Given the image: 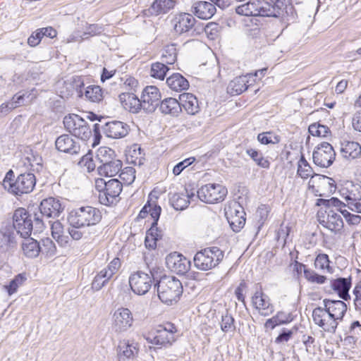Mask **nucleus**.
I'll return each instance as SVG.
<instances>
[{
    "mask_svg": "<svg viewBox=\"0 0 361 361\" xmlns=\"http://www.w3.org/2000/svg\"><path fill=\"white\" fill-rule=\"evenodd\" d=\"M312 319L315 324L324 331L334 333L338 324V320L334 319L325 309L317 307L312 312Z\"/></svg>",
    "mask_w": 361,
    "mask_h": 361,
    "instance_id": "obj_17",
    "label": "nucleus"
},
{
    "mask_svg": "<svg viewBox=\"0 0 361 361\" xmlns=\"http://www.w3.org/2000/svg\"><path fill=\"white\" fill-rule=\"evenodd\" d=\"M224 252L217 247L202 249L195 255V267L201 271H209L215 268L223 259Z\"/></svg>",
    "mask_w": 361,
    "mask_h": 361,
    "instance_id": "obj_6",
    "label": "nucleus"
},
{
    "mask_svg": "<svg viewBox=\"0 0 361 361\" xmlns=\"http://www.w3.org/2000/svg\"><path fill=\"white\" fill-rule=\"evenodd\" d=\"M169 202L176 210H183L186 209L195 194L194 192H189L187 189L184 192L169 193Z\"/></svg>",
    "mask_w": 361,
    "mask_h": 361,
    "instance_id": "obj_29",
    "label": "nucleus"
},
{
    "mask_svg": "<svg viewBox=\"0 0 361 361\" xmlns=\"http://www.w3.org/2000/svg\"><path fill=\"white\" fill-rule=\"evenodd\" d=\"M317 205L325 204L328 206H334L336 208L341 209V208L348 207L350 210L356 213H361V201H356L350 204H345L336 197H331L329 200L317 199Z\"/></svg>",
    "mask_w": 361,
    "mask_h": 361,
    "instance_id": "obj_35",
    "label": "nucleus"
},
{
    "mask_svg": "<svg viewBox=\"0 0 361 361\" xmlns=\"http://www.w3.org/2000/svg\"><path fill=\"white\" fill-rule=\"evenodd\" d=\"M169 68L164 63H154L151 66L150 75L152 78L164 80Z\"/></svg>",
    "mask_w": 361,
    "mask_h": 361,
    "instance_id": "obj_50",
    "label": "nucleus"
},
{
    "mask_svg": "<svg viewBox=\"0 0 361 361\" xmlns=\"http://www.w3.org/2000/svg\"><path fill=\"white\" fill-rule=\"evenodd\" d=\"M323 304L324 307H322V309H325L334 319H338V321L343 319L347 311V305L343 301L324 299Z\"/></svg>",
    "mask_w": 361,
    "mask_h": 361,
    "instance_id": "obj_26",
    "label": "nucleus"
},
{
    "mask_svg": "<svg viewBox=\"0 0 361 361\" xmlns=\"http://www.w3.org/2000/svg\"><path fill=\"white\" fill-rule=\"evenodd\" d=\"M137 353V343L129 340H123L119 342L117 349V355L119 361L133 359Z\"/></svg>",
    "mask_w": 361,
    "mask_h": 361,
    "instance_id": "obj_28",
    "label": "nucleus"
},
{
    "mask_svg": "<svg viewBox=\"0 0 361 361\" xmlns=\"http://www.w3.org/2000/svg\"><path fill=\"white\" fill-rule=\"evenodd\" d=\"M55 145L59 151L71 154H78L80 149L79 144L66 134L58 137Z\"/></svg>",
    "mask_w": 361,
    "mask_h": 361,
    "instance_id": "obj_27",
    "label": "nucleus"
},
{
    "mask_svg": "<svg viewBox=\"0 0 361 361\" xmlns=\"http://www.w3.org/2000/svg\"><path fill=\"white\" fill-rule=\"evenodd\" d=\"M341 195L345 201V204L361 201V185L358 183L347 182L341 190Z\"/></svg>",
    "mask_w": 361,
    "mask_h": 361,
    "instance_id": "obj_32",
    "label": "nucleus"
},
{
    "mask_svg": "<svg viewBox=\"0 0 361 361\" xmlns=\"http://www.w3.org/2000/svg\"><path fill=\"white\" fill-rule=\"evenodd\" d=\"M121 266V262L119 258L115 257L113 259L106 267L97 273L91 283L92 289L94 291H99L106 286L118 272Z\"/></svg>",
    "mask_w": 361,
    "mask_h": 361,
    "instance_id": "obj_10",
    "label": "nucleus"
},
{
    "mask_svg": "<svg viewBox=\"0 0 361 361\" xmlns=\"http://www.w3.org/2000/svg\"><path fill=\"white\" fill-rule=\"evenodd\" d=\"M64 207L59 200L54 197H48L43 200L39 205L42 216L47 218H57L63 212Z\"/></svg>",
    "mask_w": 361,
    "mask_h": 361,
    "instance_id": "obj_22",
    "label": "nucleus"
},
{
    "mask_svg": "<svg viewBox=\"0 0 361 361\" xmlns=\"http://www.w3.org/2000/svg\"><path fill=\"white\" fill-rule=\"evenodd\" d=\"M172 24L176 33L178 35L190 32L191 35H194L203 31L202 25L197 23L195 18L187 13L176 15L172 20Z\"/></svg>",
    "mask_w": 361,
    "mask_h": 361,
    "instance_id": "obj_8",
    "label": "nucleus"
},
{
    "mask_svg": "<svg viewBox=\"0 0 361 361\" xmlns=\"http://www.w3.org/2000/svg\"><path fill=\"white\" fill-rule=\"evenodd\" d=\"M220 325L221 329L225 333L233 331L235 329L234 319L227 311L222 314Z\"/></svg>",
    "mask_w": 361,
    "mask_h": 361,
    "instance_id": "obj_52",
    "label": "nucleus"
},
{
    "mask_svg": "<svg viewBox=\"0 0 361 361\" xmlns=\"http://www.w3.org/2000/svg\"><path fill=\"white\" fill-rule=\"evenodd\" d=\"M123 107L133 114H137L142 109V102L133 92H123L119 95Z\"/></svg>",
    "mask_w": 361,
    "mask_h": 361,
    "instance_id": "obj_30",
    "label": "nucleus"
},
{
    "mask_svg": "<svg viewBox=\"0 0 361 361\" xmlns=\"http://www.w3.org/2000/svg\"><path fill=\"white\" fill-rule=\"evenodd\" d=\"M195 159L194 157H189L182 161L178 163L173 169V173L175 176L179 175L186 167L191 165Z\"/></svg>",
    "mask_w": 361,
    "mask_h": 361,
    "instance_id": "obj_60",
    "label": "nucleus"
},
{
    "mask_svg": "<svg viewBox=\"0 0 361 361\" xmlns=\"http://www.w3.org/2000/svg\"><path fill=\"white\" fill-rule=\"evenodd\" d=\"M52 237L61 246H66L68 243V236L64 234L63 226L59 221H49Z\"/></svg>",
    "mask_w": 361,
    "mask_h": 361,
    "instance_id": "obj_43",
    "label": "nucleus"
},
{
    "mask_svg": "<svg viewBox=\"0 0 361 361\" xmlns=\"http://www.w3.org/2000/svg\"><path fill=\"white\" fill-rule=\"evenodd\" d=\"M63 125L67 131L82 140H87L92 136V130L87 122L77 114L66 116Z\"/></svg>",
    "mask_w": 361,
    "mask_h": 361,
    "instance_id": "obj_7",
    "label": "nucleus"
},
{
    "mask_svg": "<svg viewBox=\"0 0 361 361\" xmlns=\"http://www.w3.org/2000/svg\"><path fill=\"white\" fill-rule=\"evenodd\" d=\"M114 155V151L109 147H101L99 149L97 157L100 161V163H103V160H110L113 159Z\"/></svg>",
    "mask_w": 361,
    "mask_h": 361,
    "instance_id": "obj_61",
    "label": "nucleus"
},
{
    "mask_svg": "<svg viewBox=\"0 0 361 361\" xmlns=\"http://www.w3.org/2000/svg\"><path fill=\"white\" fill-rule=\"evenodd\" d=\"M308 130L313 136L326 137L331 135V131L329 127L319 123L311 124L309 126Z\"/></svg>",
    "mask_w": 361,
    "mask_h": 361,
    "instance_id": "obj_49",
    "label": "nucleus"
},
{
    "mask_svg": "<svg viewBox=\"0 0 361 361\" xmlns=\"http://www.w3.org/2000/svg\"><path fill=\"white\" fill-rule=\"evenodd\" d=\"M26 281L27 276L25 274L21 273L16 275L14 279L9 282L8 285L5 286L8 295H11L16 293L18 288L22 286Z\"/></svg>",
    "mask_w": 361,
    "mask_h": 361,
    "instance_id": "obj_46",
    "label": "nucleus"
},
{
    "mask_svg": "<svg viewBox=\"0 0 361 361\" xmlns=\"http://www.w3.org/2000/svg\"><path fill=\"white\" fill-rule=\"evenodd\" d=\"M101 129L107 137L112 139H121L125 137L130 130V128L128 124L119 121H109L102 126L98 123H95L93 126L95 138L98 136L100 137Z\"/></svg>",
    "mask_w": 361,
    "mask_h": 361,
    "instance_id": "obj_9",
    "label": "nucleus"
},
{
    "mask_svg": "<svg viewBox=\"0 0 361 361\" xmlns=\"http://www.w3.org/2000/svg\"><path fill=\"white\" fill-rule=\"evenodd\" d=\"M245 152L257 166L264 169H268L269 167V161L263 157L260 152L252 148H247Z\"/></svg>",
    "mask_w": 361,
    "mask_h": 361,
    "instance_id": "obj_47",
    "label": "nucleus"
},
{
    "mask_svg": "<svg viewBox=\"0 0 361 361\" xmlns=\"http://www.w3.org/2000/svg\"><path fill=\"white\" fill-rule=\"evenodd\" d=\"M180 107L183 108L188 114L195 115L199 111L197 99L191 93H183L179 95Z\"/></svg>",
    "mask_w": 361,
    "mask_h": 361,
    "instance_id": "obj_36",
    "label": "nucleus"
},
{
    "mask_svg": "<svg viewBox=\"0 0 361 361\" xmlns=\"http://www.w3.org/2000/svg\"><path fill=\"white\" fill-rule=\"evenodd\" d=\"M264 0H250L235 8L236 13L245 16H265Z\"/></svg>",
    "mask_w": 361,
    "mask_h": 361,
    "instance_id": "obj_21",
    "label": "nucleus"
},
{
    "mask_svg": "<svg viewBox=\"0 0 361 361\" xmlns=\"http://www.w3.org/2000/svg\"><path fill=\"white\" fill-rule=\"evenodd\" d=\"M153 275L142 271H137L130 274L129 284L133 292L139 295H145L151 288Z\"/></svg>",
    "mask_w": 361,
    "mask_h": 361,
    "instance_id": "obj_14",
    "label": "nucleus"
},
{
    "mask_svg": "<svg viewBox=\"0 0 361 361\" xmlns=\"http://www.w3.org/2000/svg\"><path fill=\"white\" fill-rule=\"evenodd\" d=\"M168 86L173 90L179 92L189 87V82L181 74L173 73L166 79Z\"/></svg>",
    "mask_w": 361,
    "mask_h": 361,
    "instance_id": "obj_41",
    "label": "nucleus"
},
{
    "mask_svg": "<svg viewBox=\"0 0 361 361\" xmlns=\"http://www.w3.org/2000/svg\"><path fill=\"white\" fill-rule=\"evenodd\" d=\"M159 299L170 305L177 302L183 293V286L180 280L174 276H164L155 284Z\"/></svg>",
    "mask_w": 361,
    "mask_h": 361,
    "instance_id": "obj_4",
    "label": "nucleus"
},
{
    "mask_svg": "<svg viewBox=\"0 0 361 361\" xmlns=\"http://www.w3.org/2000/svg\"><path fill=\"white\" fill-rule=\"evenodd\" d=\"M174 5L175 1L173 0H154L148 11L151 15L158 16L167 13Z\"/></svg>",
    "mask_w": 361,
    "mask_h": 361,
    "instance_id": "obj_42",
    "label": "nucleus"
},
{
    "mask_svg": "<svg viewBox=\"0 0 361 361\" xmlns=\"http://www.w3.org/2000/svg\"><path fill=\"white\" fill-rule=\"evenodd\" d=\"M102 219L100 211L91 206L80 207L71 210L68 216L70 226L76 227L92 226Z\"/></svg>",
    "mask_w": 361,
    "mask_h": 361,
    "instance_id": "obj_5",
    "label": "nucleus"
},
{
    "mask_svg": "<svg viewBox=\"0 0 361 361\" xmlns=\"http://www.w3.org/2000/svg\"><path fill=\"white\" fill-rule=\"evenodd\" d=\"M341 152L344 158L355 159L361 155V146L357 142L345 141L342 143Z\"/></svg>",
    "mask_w": 361,
    "mask_h": 361,
    "instance_id": "obj_40",
    "label": "nucleus"
},
{
    "mask_svg": "<svg viewBox=\"0 0 361 361\" xmlns=\"http://www.w3.org/2000/svg\"><path fill=\"white\" fill-rule=\"evenodd\" d=\"M71 85L74 89L79 97H83V88L85 86L83 78L81 76H74L72 78Z\"/></svg>",
    "mask_w": 361,
    "mask_h": 361,
    "instance_id": "obj_57",
    "label": "nucleus"
},
{
    "mask_svg": "<svg viewBox=\"0 0 361 361\" xmlns=\"http://www.w3.org/2000/svg\"><path fill=\"white\" fill-rule=\"evenodd\" d=\"M295 331V329H288L286 328H283L279 336L275 338L274 342L277 344H283L284 345L290 339L292 338L294 332Z\"/></svg>",
    "mask_w": 361,
    "mask_h": 361,
    "instance_id": "obj_56",
    "label": "nucleus"
},
{
    "mask_svg": "<svg viewBox=\"0 0 361 361\" xmlns=\"http://www.w3.org/2000/svg\"><path fill=\"white\" fill-rule=\"evenodd\" d=\"M192 8V13L197 18L202 20L210 19L216 11L215 6L212 3L204 1L194 3Z\"/></svg>",
    "mask_w": 361,
    "mask_h": 361,
    "instance_id": "obj_33",
    "label": "nucleus"
},
{
    "mask_svg": "<svg viewBox=\"0 0 361 361\" xmlns=\"http://www.w3.org/2000/svg\"><path fill=\"white\" fill-rule=\"evenodd\" d=\"M159 110L162 114L178 116L181 112L180 101L172 97L166 98L159 104Z\"/></svg>",
    "mask_w": 361,
    "mask_h": 361,
    "instance_id": "obj_38",
    "label": "nucleus"
},
{
    "mask_svg": "<svg viewBox=\"0 0 361 361\" xmlns=\"http://www.w3.org/2000/svg\"><path fill=\"white\" fill-rule=\"evenodd\" d=\"M95 188L99 192V201L102 204H116L123 189V183L117 178L106 180L103 178L95 180Z\"/></svg>",
    "mask_w": 361,
    "mask_h": 361,
    "instance_id": "obj_3",
    "label": "nucleus"
},
{
    "mask_svg": "<svg viewBox=\"0 0 361 361\" xmlns=\"http://www.w3.org/2000/svg\"><path fill=\"white\" fill-rule=\"evenodd\" d=\"M288 0H264L265 16L278 18L288 13V9L291 10L292 6L288 5Z\"/></svg>",
    "mask_w": 361,
    "mask_h": 361,
    "instance_id": "obj_23",
    "label": "nucleus"
},
{
    "mask_svg": "<svg viewBox=\"0 0 361 361\" xmlns=\"http://www.w3.org/2000/svg\"><path fill=\"white\" fill-rule=\"evenodd\" d=\"M35 224L32 215L23 207H19L14 211L13 215V226L14 229L22 238L29 237L32 230L36 232H40L44 228L42 219L35 214Z\"/></svg>",
    "mask_w": 361,
    "mask_h": 361,
    "instance_id": "obj_2",
    "label": "nucleus"
},
{
    "mask_svg": "<svg viewBox=\"0 0 361 361\" xmlns=\"http://www.w3.org/2000/svg\"><path fill=\"white\" fill-rule=\"evenodd\" d=\"M337 210L342 214L343 217L345 218L346 222L351 226H356L360 223L361 216L357 214H351L348 210L344 208H341L339 209L337 208Z\"/></svg>",
    "mask_w": 361,
    "mask_h": 361,
    "instance_id": "obj_53",
    "label": "nucleus"
},
{
    "mask_svg": "<svg viewBox=\"0 0 361 361\" xmlns=\"http://www.w3.org/2000/svg\"><path fill=\"white\" fill-rule=\"evenodd\" d=\"M83 96L90 102H99L103 99V91L98 85H89L85 88Z\"/></svg>",
    "mask_w": 361,
    "mask_h": 361,
    "instance_id": "obj_45",
    "label": "nucleus"
},
{
    "mask_svg": "<svg viewBox=\"0 0 361 361\" xmlns=\"http://www.w3.org/2000/svg\"><path fill=\"white\" fill-rule=\"evenodd\" d=\"M238 208H229L226 212V219L230 224L231 228L235 232H238L244 226L245 224V214L243 209L240 206Z\"/></svg>",
    "mask_w": 361,
    "mask_h": 361,
    "instance_id": "obj_25",
    "label": "nucleus"
},
{
    "mask_svg": "<svg viewBox=\"0 0 361 361\" xmlns=\"http://www.w3.org/2000/svg\"><path fill=\"white\" fill-rule=\"evenodd\" d=\"M252 303L262 316H269L274 311V305L271 303L269 296L262 290H257L254 293L252 297Z\"/></svg>",
    "mask_w": 361,
    "mask_h": 361,
    "instance_id": "obj_20",
    "label": "nucleus"
},
{
    "mask_svg": "<svg viewBox=\"0 0 361 361\" xmlns=\"http://www.w3.org/2000/svg\"><path fill=\"white\" fill-rule=\"evenodd\" d=\"M161 212V208L160 206L156 204H150L149 207V213L150 214L152 218L153 219L154 224H157V221L159 219L160 214Z\"/></svg>",
    "mask_w": 361,
    "mask_h": 361,
    "instance_id": "obj_62",
    "label": "nucleus"
},
{
    "mask_svg": "<svg viewBox=\"0 0 361 361\" xmlns=\"http://www.w3.org/2000/svg\"><path fill=\"white\" fill-rule=\"evenodd\" d=\"M6 183H8L6 180ZM36 184V178L33 173H25L19 175L13 183H6V189L16 195L27 194L32 191Z\"/></svg>",
    "mask_w": 361,
    "mask_h": 361,
    "instance_id": "obj_13",
    "label": "nucleus"
},
{
    "mask_svg": "<svg viewBox=\"0 0 361 361\" xmlns=\"http://www.w3.org/2000/svg\"><path fill=\"white\" fill-rule=\"evenodd\" d=\"M257 140L263 145H268L270 143L276 144L280 141L279 137L274 135L271 132L259 133L257 136Z\"/></svg>",
    "mask_w": 361,
    "mask_h": 361,
    "instance_id": "obj_55",
    "label": "nucleus"
},
{
    "mask_svg": "<svg viewBox=\"0 0 361 361\" xmlns=\"http://www.w3.org/2000/svg\"><path fill=\"white\" fill-rule=\"evenodd\" d=\"M176 332V328L171 323L159 326L154 337V343L157 345L171 344L175 341L174 334Z\"/></svg>",
    "mask_w": 361,
    "mask_h": 361,
    "instance_id": "obj_24",
    "label": "nucleus"
},
{
    "mask_svg": "<svg viewBox=\"0 0 361 361\" xmlns=\"http://www.w3.org/2000/svg\"><path fill=\"white\" fill-rule=\"evenodd\" d=\"M227 189L220 184H207L202 186L197 191V197L207 204L221 202L227 195Z\"/></svg>",
    "mask_w": 361,
    "mask_h": 361,
    "instance_id": "obj_12",
    "label": "nucleus"
},
{
    "mask_svg": "<svg viewBox=\"0 0 361 361\" xmlns=\"http://www.w3.org/2000/svg\"><path fill=\"white\" fill-rule=\"evenodd\" d=\"M336 157V152L329 142H323L314 149L312 154L314 163L320 167L327 168L330 166Z\"/></svg>",
    "mask_w": 361,
    "mask_h": 361,
    "instance_id": "obj_16",
    "label": "nucleus"
},
{
    "mask_svg": "<svg viewBox=\"0 0 361 361\" xmlns=\"http://www.w3.org/2000/svg\"><path fill=\"white\" fill-rule=\"evenodd\" d=\"M42 248L45 250L47 255H54L56 252V246L54 242L49 238L42 240Z\"/></svg>",
    "mask_w": 361,
    "mask_h": 361,
    "instance_id": "obj_64",
    "label": "nucleus"
},
{
    "mask_svg": "<svg viewBox=\"0 0 361 361\" xmlns=\"http://www.w3.org/2000/svg\"><path fill=\"white\" fill-rule=\"evenodd\" d=\"M119 178L123 185H129L135 179V169L131 166H127L120 171Z\"/></svg>",
    "mask_w": 361,
    "mask_h": 361,
    "instance_id": "obj_51",
    "label": "nucleus"
},
{
    "mask_svg": "<svg viewBox=\"0 0 361 361\" xmlns=\"http://www.w3.org/2000/svg\"><path fill=\"white\" fill-rule=\"evenodd\" d=\"M133 321V314L128 308L118 307L112 315V330L118 334L125 332L132 326Z\"/></svg>",
    "mask_w": 361,
    "mask_h": 361,
    "instance_id": "obj_15",
    "label": "nucleus"
},
{
    "mask_svg": "<svg viewBox=\"0 0 361 361\" xmlns=\"http://www.w3.org/2000/svg\"><path fill=\"white\" fill-rule=\"evenodd\" d=\"M314 266L319 269H326L329 272L331 271V269L329 266V256L326 254H319L316 257L314 262Z\"/></svg>",
    "mask_w": 361,
    "mask_h": 361,
    "instance_id": "obj_54",
    "label": "nucleus"
},
{
    "mask_svg": "<svg viewBox=\"0 0 361 361\" xmlns=\"http://www.w3.org/2000/svg\"><path fill=\"white\" fill-rule=\"evenodd\" d=\"M304 274L305 278L310 282L315 283L317 284H323L326 278L324 276L319 275L313 271L305 270Z\"/></svg>",
    "mask_w": 361,
    "mask_h": 361,
    "instance_id": "obj_59",
    "label": "nucleus"
},
{
    "mask_svg": "<svg viewBox=\"0 0 361 361\" xmlns=\"http://www.w3.org/2000/svg\"><path fill=\"white\" fill-rule=\"evenodd\" d=\"M103 32V29L101 26L95 24L90 25L86 31L83 32L82 35H79L77 33L71 35L70 39H68V42L72 41H79L84 39H87L90 36H94L97 35H99Z\"/></svg>",
    "mask_w": 361,
    "mask_h": 361,
    "instance_id": "obj_44",
    "label": "nucleus"
},
{
    "mask_svg": "<svg viewBox=\"0 0 361 361\" xmlns=\"http://www.w3.org/2000/svg\"><path fill=\"white\" fill-rule=\"evenodd\" d=\"M177 59V51L174 44H170L165 47L162 51V63L167 64H173Z\"/></svg>",
    "mask_w": 361,
    "mask_h": 361,
    "instance_id": "obj_48",
    "label": "nucleus"
},
{
    "mask_svg": "<svg viewBox=\"0 0 361 361\" xmlns=\"http://www.w3.org/2000/svg\"><path fill=\"white\" fill-rule=\"evenodd\" d=\"M251 75L252 74L249 73L234 78L228 84L227 87L228 92L231 94H240L245 91L249 86V78Z\"/></svg>",
    "mask_w": 361,
    "mask_h": 361,
    "instance_id": "obj_37",
    "label": "nucleus"
},
{
    "mask_svg": "<svg viewBox=\"0 0 361 361\" xmlns=\"http://www.w3.org/2000/svg\"><path fill=\"white\" fill-rule=\"evenodd\" d=\"M42 32V30H40V28L37 29L28 37L27 43L30 47H35L39 44L43 37L40 33Z\"/></svg>",
    "mask_w": 361,
    "mask_h": 361,
    "instance_id": "obj_63",
    "label": "nucleus"
},
{
    "mask_svg": "<svg viewBox=\"0 0 361 361\" xmlns=\"http://www.w3.org/2000/svg\"><path fill=\"white\" fill-rule=\"evenodd\" d=\"M166 264L171 271L180 275L187 273L190 268V262L176 252L167 255Z\"/></svg>",
    "mask_w": 361,
    "mask_h": 361,
    "instance_id": "obj_19",
    "label": "nucleus"
},
{
    "mask_svg": "<svg viewBox=\"0 0 361 361\" xmlns=\"http://www.w3.org/2000/svg\"><path fill=\"white\" fill-rule=\"evenodd\" d=\"M297 173L303 179L310 177L309 188L312 189L316 196H323L326 192L331 193L336 189V185L332 178L326 176L313 173L312 167L302 154L298 161Z\"/></svg>",
    "mask_w": 361,
    "mask_h": 361,
    "instance_id": "obj_1",
    "label": "nucleus"
},
{
    "mask_svg": "<svg viewBox=\"0 0 361 361\" xmlns=\"http://www.w3.org/2000/svg\"><path fill=\"white\" fill-rule=\"evenodd\" d=\"M161 94L156 86H147L142 90L140 100L142 110L147 113H152L159 104Z\"/></svg>",
    "mask_w": 361,
    "mask_h": 361,
    "instance_id": "obj_18",
    "label": "nucleus"
},
{
    "mask_svg": "<svg viewBox=\"0 0 361 361\" xmlns=\"http://www.w3.org/2000/svg\"><path fill=\"white\" fill-rule=\"evenodd\" d=\"M323 206L326 207V209L323 211L321 209L317 213L319 224L334 233L340 232L343 228V221L341 216L331 208L335 207L325 204Z\"/></svg>",
    "mask_w": 361,
    "mask_h": 361,
    "instance_id": "obj_11",
    "label": "nucleus"
},
{
    "mask_svg": "<svg viewBox=\"0 0 361 361\" xmlns=\"http://www.w3.org/2000/svg\"><path fill=\"white\" fill-rule=\"evenodd\" d=\"M122 165V161L118 159H104L103 163L97 167V171L101 176L112 177L120 172Z\"/></svg>",
    "mask_w": 361,
    "mask_h": 361,
    "instance_id": "obj_34",
    "label": "nucleus"
},
{
    "mask_svg": "<svg viewBox=\"0 0 361 361\" xmlns=\"http://www.w3.org/2000/svg\"><path fill=\"white\" fill-rule=\"evenodd\" d=\"M353 304L356 311L361 313V281L357 283L353 288Z\"/></svg>",
    "mask_w": 361,
    "mask_h": 361,
    "instance_id": "obj_58",
    "label": "nucleus"
},
{
    "mask_svg": "<svg viewBox=\"0 0 361 361\" xmlns=\"http://www.w3.org/2000/svg\"><path fill=\"white\" fill-rule=\"evenodd\" d=\"M22 242V250L23 254L30 258H35L39 254L42 247L39 243L32 238L25 237Z\"/></svg>",
    "mask_w": 361,
    "mask_h": 361,
    "instance_id": "obj_39",
    "label": "nucleus"
},
{
    "mask_svg": "<svg viewBox=\"0 0 361 361\" xmlns=\"http://www.w3.org/2000/svg\"><path fill=\"white\" fill-rule=\"evenodd\" d=\"M331 286L341 298L345 301L350 299L349 295V290L352 286V277L350 276L348 278L339 277L334 279L331 281Z\"/></svg>",
    "mask_w": 361,
    "mask_h": 361,
    "instance_id": "obj_31",
    "label": "nucleus"
}]
</instances>
